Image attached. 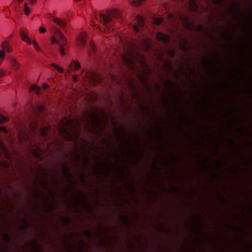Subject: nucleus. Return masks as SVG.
Returning <instances> with one entry per match:
<instances>
[{
    "label": "nucleus",
    "instance_id": "obj_1",
    "mask_svg": "<svg viewBox=\"0 0 252 252\" xmlns=\"http://www.w3.org/2000/svg\"><path fill=\"white\" fill-rule=\"evenodd\" d=\"M62 244L67 252H84V242L80 239V235L76 233L66 235L62 241Z\"/></svg>",
    "mask_w": 252,
    "mask_h": 252
},
{
    "label": "nucleus",
    "instance_id": "obj_2",
    "mask_svg": "<svg viewBox=\"0 0 252 252\" xmlns=\"http://www.w3.org/2000/svg\"><path fill=\"white\" fill-rule=\"evenodd\" d=\"M80 126L76 120L68 121L65 124L61 125L59 132L67 140H73L79 134Z\"/></svg>",
    "mask_w": 252,
    "mask_h": 252
},
{
    "label": "nucleus",
    "instance_id": "obj_3",
    "mask_svg": "<svg viewBox=\"0 0 252 252\" xmlns=\"http://www.w3.org/2000/svg\"><path fill=\"white\" fill-rule=\"evenodd\" d=\"M84 124L86 130L93 132L95 131L97 133H100L104 127L101 125L98 115L94 113L88 115L86 122Z\"/></svg>",
    "mask_w": 252,
    "mask_h": 252
},
{
    "label": "nucleus",
    "instance_id": "obj_4",
    "mask_svg": "<svg viewBox=\"0 0 252 252\" xmlns=\"http://www.w3.org/2000/svg\"><path fill=\"white\" fill-rule=\"evenodd\" d=\"M134 143L136 146L135 149H130L127 151V155L130 158L132 161L136 163L140 160L143 156V152L140 149L139 141L135 139Z\"/></svg>",
    "mask_w": 252,
    "mask_h": 252
},
{
    "label": "nucleus",
    "instance_id": "obj_5",
    "mask_svg": "<svg viewBox=\"0 0 252 252\" xmlns=\"http://www.w3.org/2000/svg\"><path fill=\"white\" fill-rule=\"evenodd\" d=\"M93 171L95 173L108 175L110 173L109 169L107 166L106 162H98L93 167Z\"/></svg>",
    "mask_w": 252,
    "mask_h": 252
},
{
    "label": "nucleus",
    "instance_id": "obj_6",
    "mask_svg": "<svg viewBox=\"0 0 252 252\" xmlns=\"http://www.w3.org/2000/svg\"><path fill=\"white\" fill-rule=\"evenodd\" d=\"M119 16V12L116 10H111L106 11L105 14H101L100 20H102L105 24L110 22L113 18H117Z\"/></svg>",
    "mask_w": 252,
    "mask_h": 252
},
{
    "label": "nucleus",
    "instance_id": "obj_7",
    "mask_svg": "<svg viewBox=\"0 0 252 252\" xmlns=\"http://www.w3.org/2000/svg\"><path fill=\"white\" fill-rule=\"evenodd\" d=\"M73 196L72 204L74 208L79 207L82 203H84L87 202L86 196L83 192H75L73 194Z\"/></svg>",
    "mask_w": 252,
    "mask_h": 252
},
{
    "label": "nucleus",
    "instance_id": "obj_8",
    "mask_svg": "<svg viewBox=\"0 0 252 252\" xmlns=\"http://www.w3.org/2000/svg\"><path fill=\"white\" fill-rule=\"evenodd\" d=\"M25 250L28 249L30 252H40L41 246L37 245L36 242L31 241L27 243L24 246Z\"/></svg>",
    "mask_w": 252,
    "mask_h": 252
},
{
    "label": "nucleus",
    "instance_id": "obj_9",
    "mask_svg": "<svg viewBox=\"0 0 252 252\" xmlns=\"http://www.w3.org/2000/svg\"><path fill=\"white\" fill-rule=\"evenodd\" d=\"M55 36L59 38L58 44L60 46H65L67 44V40L63 34L59 30L55 31Z\"/></svg>",
    "mask_w": 252,
    "mask_h": 252
},
{
    "label": "nucleus",
    "instance_id": "obj_10",
    "mask_svg": "<svg viewBox=\"0 0 252 252\" xmlns=\"http://www.w3.org/2000/svg\"><path fill=\"white\" fill-rule=\"evenodd\" d=\"M87 34L85 32L80 33L77 38L78 44L81 47H84L86 43Z\"/></svg>",
    "mask_w": 252,
    "mask_h": 252
},
{
    "label": "nucleus",
    "instance_id": "obj_11",
    "mask_svg": "<svg viewBox=\"0 0 252 252\" xmlns=\"http://www.w3.org/2000/svg\"><path fill=\"white\" fill-rule=\"evenodd\" d=\"M163 129L159 126H157L153 130V134L157 137L159 139H160L162 136Z\"/></svg>",
    "mask_w": 252,
    "mask_h": 252
},
{
    "label": "nucleus",
    "instance_id": "obj_12",
    "mask_svg": "<svg viewBox=\"0 0 252 252\" xmlns=\"http://www.w3.org/2000/svg\"><path fill=\"white\" fill-rule=\"evenodd\" d=\"M157 38L158 41L166 42L169 40V36L166 34L158 32L157 34Z\"/></svg>",
    "mask_w": 252,
    "mask_h": 252
},
{
    "label": "nucleus",
    "instance_id": "obj_13",
    "mask_svg": "<svg viewBox=\"0 0 252 252\" xmlns=\"http://www.w3.org/2000/svg\"><path fill=\"white\" fill-rule=\"evenodd\" d=\"M62 172L63 175L66 178L67 182L70 183L71 180L73 178V176L70 173L69 169L66 167H63L62 169Z\"/></svg>",
    "mask_w": 252,
    "mask_h": 252
},
{
    "label": "nucleus",
    "instance_id": "obj_14",
    "mask_svg": "<svg viewBox=\"0 0 252 252\" xmlns=\"http://www.w3.org/2000/svg\"><path fill=\"white\" fill-rule=\"evenodd\" d=\"M146 0H128V3L133 7H139Z\"/></svg>",
    "mask_w": 252,
    "mask_h": 252
},
{
    "label": "nucleus",
    "instance_id": "obj_15",
    "mask_svg": "<svg viewBox=\"0 0 252 252\" xmlns=\"http://www.w3.org/2000/svg\"><path fill=\"white\" fill-rule=\"evenodd\" d=\"M162 158V157L160 158V156L158 154L154 159L153 163H152V166L154 167L155 164H156V162L157 161H158L161 165H165L167 164V162L166 161L162 160L161 158Z\"/></svg>",
    "mask_w": 252,
    "mask_h": 252
},
{
    "label": "nucleus",
    "instance_id": "obj_16",
    "mask_svg": "<svg viewBox=\"0 0 252 252\" xmlns=\"http://www.w3.org/2000/svg\"><path fill=\"white\" fill-rule=\"evenodd\" d=\"M115 133L117 136L118 140H121L122 142H124L125 140V134L120 129H116L115 130Z\"/></svg>",
    "mask_w": 252,
    "mask_h": 252
},
{
    "label": "nucleus",
    "instance_id": "obj_17",
    "mask_svg": "<svg viewBox=\"0 0 252 252\" xmlns=\"http://www.w3.org/2000/svg\"><path fill=\"white\" fill-rule=\"evenodd\" d=\"M10 63L12 69L14 70H17L20 68V64L15 59L11 58Z\"/></svg>",
    "mask_w": 252,
    "mask_h": 252
},
{
    "label": "nucleus",
    "instance_id": "obj_18",
    "mask_svg": "<svg viewBox=\"0 0 252 252\" xmlns=\"http://www.w3.org/2000/svg\"><path fill=\"white\" fill-rule=\"evenodd\" d=\"M133 59H130L128 57L125 56L123 58L124 63L129 67L132 68L133 66Z\"/></svg>",
    "mask_w": 252,
    "mask_h": 252
},
{
    "label": "nucleus",
    "instance_id": "obj_19",
    "mask_svg": "<svg viewBox=\"0 0 252 252\" xmlns=\"http://www.w3.org/2000/svg\"><path fill=\"white\" fill-rule=\"evenodd\" d=\"M169 158L171 162L172 163H178L181 161L180 158L175 154H170Z\"/></svg>",
    "mask_w": 252,
    "mask_h": 252
},
{
    "label": "nucleus",
    "instance_id": "obj_20",
    "mask_svg": "<svg viewBox=\"0 0 252 252\" xmlns=\"http://www.w3.org/2000/svg\"><path fill=\"white\" fill-rule=\"evenodd\" d=\"M99 77L97 74L94 73L92 74L91 81L94 85H96L97 84L99 83Z\"/></svg>",
    "mask_w": 252,
    "mask_h": 252
},
{
    "label": "nucleus",
    "instance_id": "obj_21",
    "mask_svg": "<svg viewBox=\"0 0 252 252\" xmlns=\"http://www.w3.org/2000/svg\"><path fill=\"white\" fill-rule=\"evenodd\" d=\"M221 37L226 41H231L233 36L232 34L229 32H223L221 34Z\"/></svg>",
    "mask_w": 252,
    "mask_h": 252
},
{
    "label": "nucleus",
    "instance_id": "obj_22",
    "mask_svg": "<svg viewBox=\"0 0 252 252\" xmlns=\"http://www.w3.org/2000/svg\"><path fill=\"white\" fill-rule=\"evenodd\" d=\"M2 50L7 52H10L12 51V48L7 41H3L2 43Z\"/></svg>",
    "mask_w": 252,
    "mask_h": 252
},
{
    "label": "nucleus",
    "instance_id": "obj_23",
    "mask_svg": "<svg viewBox=\"0 0 252 252\" xmlns=\"http://www.w3.org/2000/svg\"><path fill=\"white\" fill-rule=\"evenodd\" d=\"M196 163L200 164L201 167L200 170L206 171L210 169L209 165L205 164L204 163H202L201 160H197L196 161Z\"/></svg>",
    "mask_w": 252,
    "mask_h": 252
},
{
    "label": "nucleus",
    "instance_id": "obj_24",
    "mask_svg": "<svg viewBox=\"0 0 252 252\" xmlns=\"http://www.w3.org/2000/svg\"><path fill=\"white\" fill-rule=\"evenodd\" d=\"M201 225L199 223H194L192 227V231L196 233H199L201 230Z\"/></svg>",
    "mask_w": 252,
    "mask_h": 252
},
{
    "label": "nucleus",
    "instance_id": "obj_25",
    "mask_svg": "<svg viewBox=\"0 0 252 252\" xmlns=\"http://www.w3.org/2000/svg\"><path fill=\"white\" fill-rule=\"evenodd\" d=\"M30 91H34L35 93L39 95L41 94V88L37 86L35 84H32L30 87Z\"/></svg>",
    "mask_w": 252,
    "mask_h": 252
},
{
    "label": "nucleus",
    "instance_id": "obj_26",
    "mask_svg": "<svg viewBox=\"0 0 252 252\" xmlns=\"http://www.w3.org/2000/svg\"><path fill=\"white\" fill-rule=\"evenodd\" d=\"M53 21L55 23L58 24L61 27L64 28L66 26L65 22L59 18H54L53 19Z\"/></svg>",
    "mask_w": 252,
    "mask_h": 252
},
{
    "label": "nucleus",
    "instance_id": "obj_27",
    "mask_svg": "<svg viewBox=\"0 0 252 252\" xmlns=\"http://www.w3.org/2000/svg\"><path fill=\"white\" fill-rule=\"evenodd\" d=\"M22 40L28 44H31V42L29 36L25 32H22L21 33Z\"/></svg>",
    "mask_w": 252,
    "mask_h": 252
},
{
    "label": "nucleus",
    "instance_id": "obj_28",
    "mask_svg": "<svg viewBox=\"0 0 252 252\" xmlns=\"http://www.w3.org/2000/svg\"><path fill=\"white\" fill-rule=\"evenodd\" d=\"M2 152L3 154L7 157L8 158V153L7 150L5 149V146L3 143L0 142V153Z\"/></svg>",
    "mask_w": 252,
    "mask_h": 252
},
{
    "label": "nucleus",
    "instance_id": "obj_29",
    "mask_svg": "<svg viewBox=\"0 0 252 252\" xmlns=\"http://www.w3.org/2000/svg\"><path fill=\"white\" fill-rule=\"evenodd\" d=\"M211 64V61L206 58H204L202 61V64L203 67L206 68H208L210 67Z\"/></svg>",
    "mask_w": 252,
    "mask_h": 252
},
{
    "label": "nucleus",
    "instance_id": "obj_30",
    "mask_svg": "<svg viewBox=\"0 0 252 252\" xmlns=\"http://www.w3.org/2000/svg\"><path fill=\"white\" fill-rule=\"evenodd\" d=\"M126 189L127 190V191L131 193H132L134 190V187L133 185L132 184H126L125 185Z\"/></svg>",
    "mask_w": 252,
    "mask_h": 252
},
{
    "label": "nucleus",
    "instance_id": "obj_31",
    "mask_svg": "<svg viewBox=\"0 0 252 252\" xmlns=\"http://www.w3.org/2000/svg\"><path fill=\"white\" fill-rule=\"evenodd\" d=\"M42 178L39 181V184L41 186V188L44 189H47V184L45 183L44 181V177H43V174L42 173Z\"/></svg>",
    "mask_w": 252,
    "mask_h": 252
},
{
    "label": "nucleus",
    "instance_id": "obj_32",
    "mask_svg": "<svg viewBox=\"0 0 252 252\" xmlns=\"http://www.w3.org/2000/svg\"><path fill=\"white\" fill-rule=\"evenodd\" d=\"M74 65V69L76 70H79L81 67L80 64L77 61H72L70 63V65Z\"/></svg>",
    "mask_w": 252,
    "mask_h": 252
},
{
    "label": "nucleus",
    "instance_id": "obj_33",
    "mask_svg": "<svg viewBox=\"0 0 252 252\" xmlns=\"http://www.w3.org/2000/svg\"><path fill=\"white\" fill-rule=\"evenodd\" d=\"M189 5L191 10L195 11L197 9V5L193 0H189Z\"/></svg>",
    "mask_w": 252,
    "mask_h": 252
},
{
    "label": "nucleus",
    "instance_id": "obj_34",
    "mask_svg": "<svg viewBox=\"0 0 252 252\" xmlns=\"http://www.w3.org/2000/svg\"><path fill=\"white\" fill-rule=\"evenodd\" d=\"M163 68L167 71L170 72L171 71L172 65L170 62H165L163 64Z\"/></svg>",
    "mask_w": 252,
    "mask_h": 252
},
{
    "label": "nucleus",
    "instance_id": "obj_35",
    "mask_svg": "<svg viewBox=\"0 0 252 252\" xmlns=\"http://www.w3.org/2000/svg\"><path fill=\"white\" fill-rule=\"evenodd\" d=\"M9 121V119L7 117H4L0 114V124H3L8 122Z\"/></svg>",
    "mask_w": 252,
    "mask_h": 252
},
{
    "label": "nucleus",
    "instance_id": "obj_36",
    "mask_svg": "<svg viewBox=\"0 0 252 252\" xmlns=\"http://www.w3.org/2000/svg\"><path fill=\"white\" fill-rule=\"evenodd\" d=\"M181 121L182 123L187 124L190 125L192 123L191 121L188 117H183L181 118Z\"/></svg>",
    "mask_w": 252,
    "mask_h": 252
},
{
    "label": "nucleus",
    "instance_id": "obj_37",
    "mask_svg": "<svg viewBox=\"0 0 252 252\" xmlns=\"http://www.w3.org/2000/svg\"><path fill=\"white\" fill-rule=\"evenodd\" d=\"M164 87L166 89H169L171 88L173 86V83L170 80H166L164 82Z\"/></svg>",
    "mask_w": 252,
    "mask_h": 252
},
{
    "label": "nucleus",
    "instance_id": "obj_38",
    "mask_svg": "<svg viewBox=\"0 0 252 252\" xmlns=\"http://www.w3.org/2000/svg\"><path fill=\"white\" fill-rule=\"evenodd\" d=\"M214 163L215 165L216 169L219 171L220 170L221 168V162L218 159H217L215 160Z\"/></svg>",
    "mask_w": 252,
    "mask_h": 252
},
{
    "label": "nucleus",
    "instance_id": "obj_39",
    "mask_svg": "<svg viewBox=\"0 0 252 252\" xmlns=\"http://www.w3.org/2000/svg\"><path fill=\"white\" fill-rule=\"evenodd\" d=\"M51 65L52 67H53L54 68H56L58 71V72H59L60 73L63 72V71H64L63 68L59 66L57 64H56L55 63H52L51 64Z\"/></svg>",
    "mask_w": 252,
    "mask_h": 252
},
{
    "label": "nucleus",
    "instance_id": "obj_40",
    "mask_svg": "<svg viewBox=\"0 0 252 252\" xmlns=\"http://www.w3.org/2000/svg\"><path fill=\"white\" fill-rule=\"evenodd\" d=\"M117 171L119 172V178H122L124 176V169L123 168H118Z\"/></svg>",
    "mask_w": 252,
    "mask_h": 252
},
{
    "label": "nucleus",
    "instance_id": "obj_41",
    "mask_svg": "<svg viewBox=\"0 0 252 252\" xmlns=\"http://www.w3.org/2000/svg\"><path fill=\"white\" fill-rule=\"evenodd\" d=\"M137 20L138 26L140 27L143 26L144 24L143 18L141 16H137Z\"/></svg>",
    "mask_w": 252,
    "mask_h": 252
},
{
    "label": "nucleus",
    "instance_id": "obj_42",
    "mask_svg": "<svg viewBox=\"0 0 252 252\" xmlns=\"http://www.w3.org/2000/svg\"><path fill=\"white\" fill-rule=\"evenodd\" d=\"M180 47L182 50H185L187 48L186 42L184 40H182L180 43Z\"/></svg>",
    "mask_w": 252,
    "mask_h": 252
},
{
    "label": "nucleus",
    "instance_id": "obj_43",
    "mask_svg": "<svg viewBox=\"0 0 252 252\" xmlns=\"http://www.w3.org/2000/svg\"><path fill=\"white\" fill-rule=\"evenodd\" d=\"M56 206V203L55 202L50 204L47 208L48 211L49 212L53 211L55 209Z\"/></svg>",
    "mask_w": 252,
    "mask_h": 252
},
{
    "label": "nucleus",
    "instance_id": "obj_44",
    "mask_svg": "<svg viewBox=\"0 0 252 252\" xmlns=\"http://www.w3.org/2000/svg\"><path fill=\"white\" fill-rule=\"evenodd\" d=\"M24 12L26 15H28L30 13V7L28 6V3H25L24 4Z\"/></svg>",
    "mask_w": 252,
    "mask_h": 252
},
{
    "label": "nucleus",
    "instance_id": "obj_45",
    "mask_svg": "<svg viewBox=\"0 0 252 252\" xmlns=\"http://www.w3.org/2000/svg\"><path fill=\"white\" fill-rule=\"evenodd\" d=\"M38 151H36L35 149H32V154H33V155L37 158H40V156H39L40 149L38 148Z\"/></svg>",
    "mask_w": 252,
    "mask_h": 252
},
{
    "label": "nucleus",
    "instance_id": "obj_46",
    "mask_svg": "<svg viewBox=\"0 0 252 252\" xmlns=\"http://www.w3.org/2000/svg\"><path fill=\"white\" fill-rule=\"evenodd\" d=\"M120 220L124 224H127V219L126 216H121L120 218Z\"/></svg>",
    "mask_w": 252,
    "mask_h": 252
},
{
    "label": "nucleus",
    "instance_id": "obj_47",
    "mask_svg": "<svg viewBox=\"0 0 252 252\" xmlns=\"http://www.w3.org/2000/svg\"><path fill=\"white\" fill-rule=\"evenodd\" d=\"M28 227V224L27 223V222L26 220L24 221V224L20 226L19 228V230L22 231L24 230L25 229H26Z\"/></svg>",
    "mask_w": 252,
    "mask_h": 252
},
{
    "label": "nucleus",
    "instance_id": "obj_48",
    "mask_svg": "<svg viewBox=\"0 0 252 252\" xmlns=\"http://www.w3.org/2000/svg\"><path fill=\"white\" fill-rule=\"evenodd\" d=\"M169 192H177L179 190L178 188L176 187H170L168 189Z\"/></svg>",
    "mask_w": 252,
    "mask_h": 252
},
{
    "label": "nucleus",
    "instance_id": "obj_49",
    "mask_svg": "<svg viewBox=\"0 0 252 252\" xmlns=\"http://www.w3.org/2000/svg\"><path fill=\"white\" fill-rule=\"evenodd\" d=\"M162 20H163V19L161 18H157L154 20V24L158 25L161 23Z\"/></svg>",
    "mask_w": 252,
    "mask_h": 252
},
{
    "label": "nucleus",
    "instance_id": "obj_50",
    "mask_svg": "<svg viewBox=\"0 0 252 252\" xmlns=\"http://www.w3.org/2000/svg\"><path fill=\"white\" fill-rule=\"evenodd\" d=\"M32 44H33L34 47L35 49H36V50H37V51H40V47H39L37 43L35 40H33Z\"/></svg>",
    "mask_w": 252,
    "mask_h": 252
},
{
    "label": "nucleus",
    "instance_id": "obj_51",
    "mask_svg": "<svg viewBox=\"0 0 252 252\" xmlns=\"http://www.w3.org/2000/svg\"><path fill=\"white\" fill-rule=\"evenodd\" d=\"M48 129V127L43 128L41 131V135L43 136H46L47 134V131Z\"/></svg>",
    "mask_w": 252,
    "mask_h": 252
},
{
    "label": "nucleus",
    "instance_id": "obj_52",
    "mask_svg": "<svg viewBox=\"0 0 252 252\" xmlns=\"http://www.w3.org/2000/svg\"><path fill=\"white\" fill-rule=\"evenodd\" d=\"M62 221L65 223H69L70 222V219L67 217H64L62 218Z\"/></svg>",
    "mask_w": 252,
    "mask_h": 252
},
{
    "label": "nucleus",
    "instance_id": "obj_53",
    "mask_svg": "<svg viewBox=\"0 0 252 252\" xmlns=\"http://www.w3.org/2000/svg\"><path fill=\"white\" fill-rule=\"evenodd\" d=\"M4 52L5 51H3V50L1 51H0V57H1L2 58V60L1 61H0V64L2 63V61L5 56Z\"/></svg>",
    "mask_w": 252,
    "mask_h": 252
},
{
    "label": "nucleus",
    "instance_id": "obj_54",
    "mask_svg": "<svg viewBox=\"0 0 252 252\" xmlns=\"http://www.w3.org/2000/svg\"><path fill=\"white\" fill-rule=\"evenodd\" d=\"M244 145L246 147H249L252 145V142L250 141H246L244 143Z\"/></svg>",
    "mask_w": 252,
    "mask_h": 252
},
{
    "label": "nucleus",
    "instance_id": "obj_55",
    "mask_svg": "<svg viewBox=\"0 0 252 252\" xmlns=\"http://www.w3.org/2000/svg\"><path fill=\"white\" fill-rule=\"evenodd\" d=\"M57 37H55V36L51 38V43L52 44H53L54 43H57L58 42V40H57Z\"/></svg>",
    "mask_w": 252,
    "mask_h": 252
},
{
    "label": "nucleus",
    "instance_id": "obj_56",
    "mask_svg": "<svg viewBox=\"0 0 252 252\" xmlns=\"http://www.w3.org/2000/svg\"><path fill=\"white\" fill-rule=\"evenodd\" d=\"M84 234L88 237H91L92 236L91 232L89 230H86L84 232Z\"/></svg>",
    "mask_w": 252,
    "mask_h": 252
},
{
    "label": "nucleus",
    "instance_id": "obj_57",
    "mask_svg": "<svg viewBox=\"0 0 252 252\" xmlns=\"http://www.w3.org/2000/svg\"><path fill=\"white\" fill-rule=\"evenodd\" d=\"M63 47L64 46H60V53L61 54H62V55L64 56L65 55V53L64 52V48H63Z\"/></svg>",
    "mask_w": 252,
    "mask_h": 252
},
{
    "label": "nucleus",
    "instance_id": "obj_58",
    "mask_svg": "<svg viewBox=\"0 0 252 252\" xmlns=\"http://www.w3.org/2000/svg\"><path fill=\"white\" fill-rule=\"evenodd\" d=\"M233 229L234 230H235L236 231H238V232H241V231H243V228L241 226H235L234 227Z\"/></svg>",
    "mask_w": 252,
    "mask_h": 252
},
{
    "label": "nucleus",
    "instance_id": "obj_59",
    "mask_svg": "<svg viewBox=\"0 0 252 252\" xmlns=\"http://www.w3.org/2000/svg\"><path fill=\"white\" fill-rule=\"evenodd\" d=\"M6 74L5 70L3 69L0 70V78L3 77Z\"/></svg>",
    "mask_w": 252,
    "mask_h": 252
},
{
    "label": "nucleus",
    "instance_id": "obj_60",
    "mask_svg": "<svg viewBox=\"0 0 252 252\" xmlns=\"http://www.w3.org/2000/svg\"><path fill=\"white\" fill-rule=\"evenodd\" d=\"M132 141V138L130 137L127 140H126L125 143L127 145V146H130L131 145V142Z\"/></svg>",
    "mask_w": 252,
    "mask_h": 252
},
{
    "label": "nucleus",
    "instance_id": "obj_61",
    "mask_svg": "<svg viewBox=\"0 0 252 252\" xmlns=\"http://www.w3.org/2000/svg\"><path fill=\"white\" fill-rule=\"evenodd\" d=\"M3 131L4 133H7V131L5 126H0V131Z\"/></svg>",
    "mask_w": 252,
    "mask_h": 252
},
{
    "label": "nucleus",
    "instance_id": "obj_62",
    "mask_svg": "<svg viewBox=\"0 0 252 252\" xmlns=\"http://www.w3.org/2000/svg\"><path fill=\"white\" fill-rule=\"evenodd\" d=\"M168 54L170 57H172L174 56V51L173 50H169L168 51Z\"/></svg>",
    "mask_w": 252,
    "mask_h": 252
},
{
    "label": "nucleus",
    "instance_id": "obj_63",
    "mask_svg": "<svg viewBox=\"0 0 252 252\" xmlns=\"http://www.w3.org/2000/svg\"><path fill=\"white\" fill-rule=\"evenodd\" d=\"M49 87V85L46 83H43L42 84V88L44 90H45Z\"/></svg>",
    "mask_w": 252,
    "mask_h": 252
},
{
    "label": "nucleus",
    "instance_id": "obj_64",
    "mask_svg": "<svg viewBox=\"0 0 252 252\" xmlns=\"http://www.w3.org/2000/svg\"><path fill=\"white\" fill-rule=\"evenodd\" d=\"M39 30L41 33H45L46 31V30L44 27H40Z\"/></svg>",
    "mask_w": 252,
    "mask_h": 252
}]
</instances>
